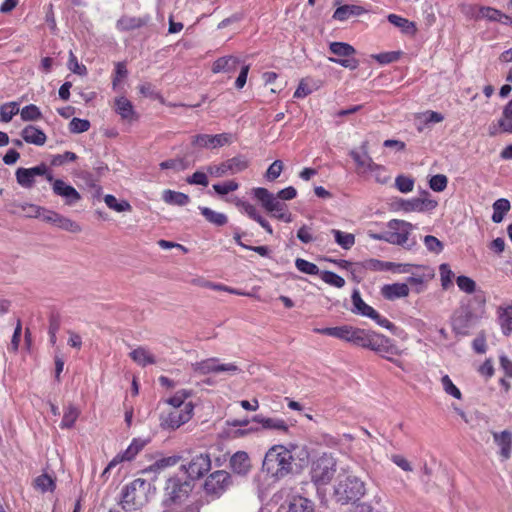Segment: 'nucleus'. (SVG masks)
<instances>
[{
    "label": "nucleus",
    "instance_id": "43",
    "mask_svg": "<svg viewBox=\"0 0 512 512\" xmlns=\"http://www.w3.org/2000/svg\"><path fill=\"white\" fill-rule=\"evenodd\" d=\"M105 204L116 212H130L132 210L131 204L127 200L118 201L115 196L107 194L104 197Z\"/></svg>",
    "mask_w": 512,
    "mask_h": 512
},
{
    "label": "nucleus",
    "instance_id": "39",
    "mask_svg": "<svg viewBox=\"0 0 512 512\" xmlns=\"http://www.w3.org/2000/svg\"><path fill=\"white\" fill-rule=\"evenodd\" d=\"M146 445V441L142 439L135 438L132 440L127 449L116 455V457H120L121 462L130 461L134 459V457L144 448Z\"/></svg>",
    "mask_w": 512,
    "mask_h": 512
},
{
    "label": "nucleus",
    "instance_id": "20",
    "mask_svg": "<svg viewBox=\"0 0 512 512\" xmlns=\"http://www.w3.org/2000/svg\"><path fill=\"white\" fill-rule=\"evenodd\" d=\"M231 142V136L228 133L216 135L198 134L192 137L191 144L197 148L215 149L225 146Z\"/></svg>",
    "mask_w": 512,
    "mask_h": 512
},
{
    "label": "nucleus",
    "instance_id": "4",
    "mask_svg": "<svg viewBox=\"0 0 512 512\" xmlns=\"http://www.w3.org/2000/svg\"><path fill=\"white\" fill-rule=\"evenodd\" d=\"M337 470V460L331 453H323L311 463V480L318 486L331 482Z\"/></svg>",
    "mask_w": 512,
    "mask_h": 512
},
{
    "label": "nucleus",
    "instance_id": "47",
    "mask_svg": "<svg viewBox=\"0 0 512 512\" xmlns=\"http://www.w3.org/2000/svg\"><path fill=\"white\" fill-rule=\"evenodd\" d=\"M20 116L23 121H37L42 118V113L38 106L34 104H29L24 106L20 110Z\"/></svg>",
    "mask_w": 512,
    "mask_h": 512
},
{
    "label": "nucleus",
    "instance_id": "44",
    "mask_svg": "<svg viewBox=\"0 0 512 512\" xmlns=\"http://www.w3.org/2000/svg\"><path fill=\"white\" fill-rule=\"evenodd\" d=\"M440 382H441L443 391L447 395H449L457 400H462L463 395H462L460 389L453 383V381L449 377V375H447V374L443 375L440 379Z\"/></svg>",
    "mask_w": 512,
    "mask_h": 512
},
{
    "label": "nucleus",
    "instance_id": "2",
    "mask_svg": "<svg viewBox=\"0 0 512 512\" xmlns=\"http://www.w3.org/2000/svg\"><path fill=\"white\" fill-rule=\"evenodd\" d=\"M296 445L286 447L281 444L273 445L265 454L262 469L275 479H281L292 471L293 454Z\"/></svg>",
    "mask_w": 512,
    "mask_h": 512
},
{
    "label": "nucleus",
    "instance_id": "49",
    "mask_svg": "<svg viewBox=\"0 0 512 512\" xmlns=\"http://www.w3.org/2000/svg\"><path fill=\"white\" fill-rule=\"evenodd\" d=\"M34 485L42 493H45V492H48V491L52 492L55 489V482H54V480L52 479L51 476H49L47 474L39 475L34 480Z\"/></svg>",
    "mask_w": 512,
    "mask_h": 512
},
{
    "label": "nucleus",
    "instance_id": "31",
    "mask_svg": "<svg viewBox=\"0 0 512 512\" xmlns=\"http://www.w3.org/2000/svg\"><path fill=\"white\" fill-rule=\"evenodd\" d=\"M130 358L139 366L146 367L157 362L156 357L146 347L139 346L129 353Z\"/></svg>",
    "mask_w": 512,
    "mask_h": 512
},
{
    "label": "nucleus",
    "instance_id": "16",
    "mask_svg": "<svg viewBox=\"0 0 512 512\" xmlns=\"http://www.w3.org/2000/svg\"><path fill=\"white\" fill-rule=\"evenodd\" d=\"M413 225L404 220L393 219L387 223L388 243L404 246L409 240Z\"/></svg>",
    "mask_w": 512,
    "mask_h": 512
},
{
    "label": "nucleus",
    "instance_id": "11",
    "mask_svg": "<svg viewBox=\"0 0 512 512\" xmlns=\"http://www.w3.org/2000/svg\"><path fill=\"white\" fill-rule=\"evenodd\" d=\"M330 51L339 58L330 57L329 61L337 63L344 68L355 70L359 66V61L354 58L356 50L353 46L344 42H332L329 45Z\"/></svg>",
    "mask_w": 512,
    "mask_h": 512
},
{
    "label": "nucleus",
    "instance_id": "35",
    "mask_svg": "<svg viewBox=\"0 0 512 512\" xmlns=\"http://www.w3.org/2000/svg\"><path fill=\"white\" fill-rule=\"evenodd\" d=\"M287 512H314L312 501L302 496H293L289 500Z\"/></svg>",
    "mask_w": 512,
    "mask_h": 512
},
{
    "label": "nucleus",
    "instance_id": "23",
    "mask_svg": "<svg viewBox=\"0 0 512 512\" xmlns=\"http://www.w3.org/2000/svg\"><path fill=\"white\" fill-rule=\"evenodd\" d=\"M360 150H351L349 152L350 157L354 160L357 165V171L359 174H366L369 172L373 164L375 163L368 153V142H362Z\"/></svg>",
    "mask_w": 512,
    "mask_h": 512
},
{
    "label": "nucleus",
    "instance_id": "53",
    "mask_svg": "<svg viewBox=\"0 0 512 512\" xmlns=\"http://www.w3.org/2000/svg\"><path fill=\"white\" fill-rule=\"evenodd\" d=\"M458 288L467 294H472L476 291V282L468 276H458L456 278Z\"/></svg>",
    "mask_w": 512,
    "mask_h": 512
},
{
    "label": "nucleus",
    "instance_id": "22",
    "mask_svg": "<svg viewBox=\"0 0 512 512\" xmlns=\"http://www.w3.org/2000/svg\"><path fill=\"white\" fill-rule=\"evenodd\" d=\"M493 442L498 448V456L500 461L505 462L512 455V432L503 430L500 432H492Z\"/></svg>",
    "mask_w": 512,
    "mask_h": 512
},
{
    "label": "nucleus",
    "instance_id": "40",
    "mask_svg": "<svg viewBox=\"0 0 512 512\" xmlns=\"http://www.w3.org/2000/svg\"><path fill=\"white\" fill-rule=\"evenodd\" d=\"M80 415V410L73 404H69L64 409V414L62 421L60 423V427L62 429H70L74 426L75 422L77 421L78 417Z\"/></svg>",
    "mask_w": 512,
    "mask_h": 512
},
{
    "label": "nucleus",
    "instance_id": "9",
    "mask_svg": "<svg viewBox=\"0 0 512 512\" xmlns=\"http://www.w3.org/2000/svg\"><path fill=\"white\" fill-rule=\"evenodd\" d=\"M365 331V329L352 327L350 325L313 329V332L317 334L331 336L356 346H361Z\"/></svg>",
    "mask_w": 512,
    "mask_h": 512
},
{
    "label": "nucleus",
    "instance_id": "51",
    "mask_svg": "<svg viewBox=\"0 0 512 512\" xmlns=\"http://www.w3.org/2000/svg\"><path fill=\"white\" fill-rule=\"evenodd\" d=\"M295 266L300 272L307 275H318L320 272L316 264L302 258H297L295 260Z\"/></svg>",
    "mask_w": 512,
    "mask_h": 512
},
{
    "label": "nucleus",
    "instance_id": "45",
    "mask_svg": "<svg viewBox=\"0 0 512 512\" xmlns=\"http://www.w3.org/2000/svg\"><path fill=\"white\" fill-rule=\"evenodd\" d=\"M20 112L17 102H8L0 107V121L8 123Z\"/></svg>",
    "mask_w": 512,
    "mask_h": 512
},
{
    "label": "nucleus",
    "instance_id": "59",
    "mask_svg": "<svg viewBox=\"0 0 512 512\" xmlns=\"http://www.w3.org/2000/svg\"><path fill=\"white\" fill-rule=\"evenodd\" d=\"M213 190L218 194V195H226L230 192H233V191H236L239 187V184L234 181V180H229L225 183H221V184H214L213 186Z\"/></svg>",
    "mask_w": 512,
    "mask_h": 512
},
{
    "label": "nucleus",
    "instance_id": "5",
    "mask_svg": "<svg viewBox=\"0 0 512 512\" xmlns=\"http://www.w3.org/2000/svg\"><path fill=\"white\" fill-rule=\"evenodd\" d=\"M252 194L261 202L263 208L270 213L272 217L286 223H290L292 221V215L288 211L287 205L278 200L275 194L271 193L268 189L257 187L252 190Z\"/></svg>",
    "mask_w": 512,
    "mask_h": 512
},
{
    "label": "nucleus",
    "instance_id": "15",
    "mask_svg": "<svg viewBox=\"0 0 512 512\" xmlns=\"http://www.w3.org/2000/svg\"><path fill=\"white\" fill-rule=\"evenodd\" d=\"M17 183L23 188H31L36 176H45L47 181H53V174L46 164H40L32 168H18L16 170Z\"/></svg>",
    "mask_w": 512,
    "mask_h": 512
},
{
    "label": "nucleus",
    "instance_id": "60",
    "mask_svg": "<svg viewBox=\"0 0 512 512\" xmlns=\"http://www.w3.org/2000/svg\"><path fill=\"white\" fill-rule=\"evenodd\" d=\"M90 128V122L86 119L73 118L69 123V130L72 133H83Z\"/></svg>",
    "mask_w": 512,
    "mask_h": 512
},
{
    "label": "nucleus",
    "instance_id": "34",
    "mask_svg": "<svg viewBox=\"0 0 512 512\" xmlns=\"http://www.w3.org/2000/svg\"><path fill=\"white\" fill-rule=\"evenodd\" d=\"M388 21L398 27L404 34L415 35L417 31L416 24L406 18H403L396 14H389L387 17Z\"/></svg>",
    "mask_w": 512,
    "mask_h": 512
},
{
    "label": "nucleus",
    "instance_id": "61",
    "mask_svg": "<svg viewBox=\"0 0 512 512\" xmlns=\"http://www.w3.org/2000/svg\"><path fill=\"white\" fill-rule=\"evenodd\" d=\"M424 244L428 251L439 254L443 250L442 242L432 235L424 237Z\"/></svg>",
    "mask_w": 512,
    "mask_h": 512
},
{
    "label": "nucleus",
    "instance_id": "29",
    "mask_svg": "<svg viewBox=\"0 0 512 512\" xmlns=\"http://www.w3.org/2000/svg\"><path fill=\"white\" fill-rule=\"evenodd\" d=\"M409 287L405 283L386 284L381 289V294L387 300H396L409 295Z\"/></svg>",
    "mask_w": 512,
    "mask_h": 512
},
{
    "label": "nucleus",
    "instance_id": "13",
    "mask_svg": "<svg viewBox=\"0 0 512 512\" xmlns=\"http://www.w3.org/2000/svg\"><path fill=\"white\" fill-rule=\"evenodd\" d=\"M252 422L258 424V427H250L245 433L260 432L262 430L273 431L281 434H288L290 426L280 417H268L262 414H257L252 417Z\"/></svg>",
    "mask_w": 512,
    "mask_h": 512
},
{
    "label": "nucleus",
    "instance_id": "33",
    "mask_svg": "<svg viewBox=\"0 0 512 512\" xmlns=\"http://www.w3.org/2000/svg\"><path fill=\"white\" fill-rule=\"evenodd\" d=\"M365 11L366 10L359 5H342L335 10L333 19L338 21H346L351 17L362 15Z\"/></svg>",
    "mask_w": 512,
    "mask_h": 512
},
{
    "label": "nucleus",
    "instance_id": "54",
    "mask_svg": "<svg viewBox=\"0 0 512 512\" xmlns=\"http://www.w3.org/2000/svg\"><path fill=\"white\" fill-rule=\"evenodd\" d=\"M369 173H371L375 181L380 184H386L390 180V175H388L386 168L379 164L374 163Z\"/></svg>",
    "mask_w": 512,
    "mask_h": 512
},
{
    "label": "nucleus",
    "instance_id": "27",
    "mask_svg": "<svg viewBox=\"0 0 512 512\" xmlns=\"http://www.w3.org/2000/svg\"><path fill=\"white\" fill-rule=\"evenodd\" d=\"M230 467L234 473L246 475L251 469L249 455L245 451L236 452L230 459Z\"/></svg>",
    "mask_w": 512,
    "mask_h": 512
},
{
    "label": "nucleus",
    "instance_id": "7",
    "mask_svg": "<svg viewBox=\"0 0 512 512\" xmlns=\"http://www.w3.org/2000/svg\"><path fill=\"white\" fill-rule=\"evenodd\" d=\"M192 488L190 481L181 480L177 476L170 477L164 489V504L166 506L182 504L189 497Z\"/></svg>",
    "mask_w": 512,
    "mask_h": 512
},
{
    "label": "nucleus",
    "instance_id": "36",
    "mask_svg": "<svg viewBox=\"0 0 512 512\" xmlns=\"http://www.w3.org/2000/svg\"><path fill=\"white\" fill-rule=\"evenodd\" d=\"M493 214H492V221L494 223H501L505 217V215L509 212L511 209V204L508 199L506 198H500L497 199L493 205Z\"/></svg>",
    "mask_w": 512,
    "mask_h": 512
},
{
    "label": "nucleus",
    "instance_id": "25",
    "mask_svg": "<svg viewBox=\"0 0 512 512\" xmlns=\"http://www.w3.org/2000/svg\"><path fill=\"white\" fill-rule=\"evenodd\" d=\"M149 20L150 17L148 15L140 17L124 15L117 20L116 28L121 32H128L147 25Z\"/></svg>",
    "mask_w": 512,
    "mask_h": 512
},
{
    "label": "nucleus",
    "instance_id": "19",
    "mask_svg": "<svg viewBox=\"0 0 512 512\" xmlns=\"http://www.w3.org/2000/svg\"><path fill=\"white\" fill-rule=\"evenodd\" d=\"M192 405L185 404L183 409H173L161 417V426L168 429H177L191 419Z\"/></svg>",
    "mask_w": 512,
    "mask_h": 512
},
{
    "label": "nucleus",
    "instance_id": "64",
    "mask_svg": "<svg viewBox=\"0 0 512 512\" xmlns=\"http://www.w3.org/2000/svg\"><path fill=\"white\" fill-rule=\"evenodd\" d=\"M188 184L201 185L206 187L209 184L207 174L202 171H196L186 179Z\"/></svg>",
    "mask_w": 512,
    "mask_h": 512
},
{
    "label": "nucleus",
    "instance_id": "56",
    "mask_svg": "<svg viewBox=\"0 0 512 512\" xmlns=\"http://www.w3.org/2000/svg\"><path fill=\"white\" fill-rule=\"evenodd\" d=\"M396 188L402 193H409L414 188V180L405 175H399L395 179Z\"/></svg>",
    "mask_w": 512,
    "mask_h": 512
},
{
    "label": "nucleus",
    "instance_id": "26",
    "mask_svg": "<svg viewBox=\"0 0 512 512\" xmlns=\"http://www.w3.org/2000/svg\"><path fill=\"white\" fill-rule=\"evenodd\" d=\"M496 314L501 332L503 335L509 336L512 333V302L500 305Z\"/></svg>",
    "mask_w": 512,
    "mask_h": 512
},
{
    "label": "nucleus",
    "instance_id": "12",
    "mask_svg": "<svg viewBox=\"0 0 512 512\" xmlns=\"http://www.w3.org/2000/svg\"><path fill=\"white\" fill-rule=\"evenodd\" d=\"M230 474L224 470L211 473L204 482L205 493L212 499L219 498L230 486Z\"/></svg>",
    "mask_w": 512,
    "mask_h": 512
},
{
    "label": "nucleus",
    "instance_id": "46",
    "mask_svg": "<svg viewBox=\"0 0 512 512\" xmlns=\"http://www.w3.org/2000/svg\"><path fill=\"white\" fill-rule=\"evenodd\" d=\"M116 112L123 118L129 119L132 117L134 110L132 103L125 97H119L115 100Z\"/></svg>",
    "mask_w": 512,
    "mask_h": 512
},
{
    "label": "nucleus",
    "instance_id": "37",
    "mask_svg": "<svg viewBox=\"0 0 512 512\" xmlns=\"http://www.w3.org/2000/svg\"><path fill=\"white\" fill-rule=\"evenodd\" d=\"M162 199L167 204L176 206H185L190 202L187 194L170 189L163 191Z\"/></svg>",
    "mask_w": 512,
    "mask_h": 512
},
{
    "label": "nucleus",
    "instance_id": "21",
    "mask_svg": "<svg viewBox=\"0 0 512 512\" xmlns=\"http://www.w3.org/2000/svg\"><path fill=\"white\" fill-rule=\"evenodd\" d=\"M52 183V191L55 195L61 197L68 206H73L81 200L80 193L70 184L61 179L49 181Z\"/></svg>",
    "mask_w": 512,
    "mask_h": 512
},
{
    "label": "nucleus",
    "instance_id": "30",
    "mask_svg": "<svg viewBox=\"0 0 512 512\" xmlns=\"http://www.w3.org/2000/svg\"><path fill=\"white\" fill-rule=\"evenodd\" d=\"M351 298L353 303L352 311L354 313L368 317L370 319L378 317V312L363 301L359 291L355 290L352 293Z\"/></svg>",
    "mask_w": 512,
    "mask_h": 512
},
{
    "label": "nucleus",
    "instance_id": "10",
    "mask_svg": "<svg viewBox=\"0 0 512 512\" xmlns=\"http://www.w3.org/2000/svg\"><path fill=\"white\" fill-rule=\"evenodd\" d=\"M30 208L35 209V217L41 218L43 221L51 223L62 230L71 233H80L82 231L80 224L55 211L48 210L37 205H30Z\"/></svg>",
    "mask_w": 512,
    "mask_h": 512
},
{
    "label": "nucleus",
    "instance_id": "8",
    "mask_svg": "<svg viewBox=\"0 0 512 512\" xmlns=\"http://www.w3.org/2000/svg\"><path fill=\"white\" fill-rule=\"evenodd\" d=\"M360 347L367 348L377 353H380L383 357L387 358L388 360L392 361L393 363L399 366L398 360L386 356V354L397 355L399 354V352L397 348L391 344L390 339L382 334L376 333L371 330H366Z\"/></svg>",
    "mask_w": 512,
    "mask_h": 512
},
{
    "label": "nucleus",
    "instance_id": "58",
    "mask_svg": "<svg viewBox=\"0 0 512 512\" xmlns=\"http://www.w3.org/2000/svg\"><path fill=\"white\" fill-rule=\"evenodd\" d=\"M448 178L443 174H437L431 177L429 181L430 188L435 192H442L446 189Z\"/></svg>",
    "mask_w": 512,
    "mask_h": 512
},
{
    "label": "nucleus",
    "instance_id": "18",
    "mask_svg": "<svg viewBox=\"0 0 512 512\" xmlns=\"http://www.w3.org/2000/svg\"><path fill=\"white\" fill-rule=\"evenodd\" d=\"M183 471L191 480L203 477L211 469V458L208 454L194 456L186 465H182Z\"/></svg>",
    "mask_w": 512,
    "mask_h": 512
},
{
    "label": "nucleus",
    "instance_id": "3",
    "mask_svg": "<svg viewBox=\"0 0 512 512\" xmlns=\"http://www.w3.org/2000/svg\"><path fill=\"white\" fill-rule=\"evenodd\" d=\"M155 493V487L151 482L137 478L127 484L121 493V507L127 512L142 509Z\"/></svg>",
    "mask_w": 512,
    "mask_h": 512
},
{
    "label": "nucleus",
    "instance_id": "28",
    "mask_svg": "<svg viewBox=\"0 0 512 512\" xmlns=\"http://www.w3.org/2000/svg\"><path fill=\"white\" fill-rule=\"evenodd\" d=\"M21 137L26 143L43 146L47 140L46 134L40 128L27 125L21 131Z\"/></svg>",
    "mask_w": 512,
    "mask_h": 512
},
{
    "label": "nucleus",
    "instance_id": "17",
    "mask_svg": "<svg viewBox=\"0 0 512 512\" xmlns=\"http://www.w3.org/2000/svg\"><path fill=\"white\" fill-rule=\"evenodd\" d=\"M462 11L467 15L475 19L485 18L490 21L502 22L508 24L511 22V18L501 11L492 7H478L472 5L463 6Z\"/></svg>",
    "mask_w": 512,
    "mask_h": 512
},
{
    "label": "nucleus",
    "instance_id": "42",
    "mask_svg": "<svg viewBox=\"0 0 512 512\" xmlns=\"http://www.w3.org/2000/svg\"><path fill=\"white\" fill-rule=\"evenodd\" d=\"M199 210L208 222L216 226H224L228 221L224 213L216 212L208 207H199Z\"/></svg>",
    "mask_w": 512,
    "mask_h": 512
},
{
    "label": "nucleus",
    "instance_id": "63",
    "mask_svg": "<svg viewBox=\"0 0 512 512\" xmlns=\"http://www.w3.org/2000/svg\"><path fill=\"white\" fill-rule=\"evenodd\" d=\"M283 170V162L281 160H275L267 169L265 177L269 181L277 179Z\"/></svg>",
    "mask_w": 512,
    "mask_h": 512
},
{
    "label": "nucleus",
    "instance_id": "57",
    "mask_svg": "<svg viewBox=\"0 0 512 512\" xmlns=\"http://www.w3.org/2000/svg\"><path fill=\"white\" fill-rule=\"evenodd\" d=\"M440 280L441 285L444 289H447L452 284V279L454 278V273L450 269V266L446 263H443L439 267Z\"/></svg>",
    "mask_w": 512,
    "mask_h": 512
},
{
    "label": "nucleus",
    "instance_id": "52",
    "mask_svg": "<svg viewBox=\"0 0 512 512\" xmlns=\"http://www.w3.org/2000/svg\"><path fill=\"white\" fill-rule=\"evenodd\" d=\"M321 279L336 288H342L345 285V279L332 271H323Z\"/></svg>",
    "mask_w": 512,
    "mask_h": 512
},
{
    "label": "nucleus",
    "instance_id": "1",
    "mask_svg": "<svg viewBox=\"0 0 512 512\" xmlns=\"http://www.w3.org/2000/svg\"><path fill=\"white\" fill-rule=\"evenodd\" d=\"M191 370L196 375L208 376L203 383L206 385H215L216 377L221 380L236 376L242 373L241 367L236 362H224L218 357H210L191 363Z\"/></svg>",
    "mask_w": 512,
    "mask_h": 512
},
{
    "label": "nucleus",
    "instance_id": "48",
    "mask_svg": "<svg viewBox=\"0 0 512 512\" xmlns=\"http://www.w3.org/2000/svg\"><path fill=\"white\" fill-rule=\"evenodd\" d=\"M191 396V391L181 389L177 391L173 396L168 398L166 402L173 407V409H180L183 405L185 406V400Z\"/></svg>",
    "mask_w": 512,
    "mask_h": 512
},
{
    "label": "nucleus",
    "instance_id": "38",
    "mask_svg": "<svg viewBox=\"0 0 512 512\" xmlns=\"http://www.w3.org/2000/svg\"><path fill=\"white\" fill-rule=\"evenodd\" d=\"M228 173L234 175L249 167V160L243 155H237L225 161Z\"/></svg>",
    "mask_w": 512,
    "mask_h": 512
},
{
    "label": "nucleus",
    "instance_id": "50",
    "mask_svg": "<svg viewBox=\"0 0 512 512\" xmlns=\"http://www.w3.org/2000/svg\"><path fill=\"white\" fill-rule=\"evenodd\" d=\"M180 460L179 456H169L157 460L153 465L149 467L147 471L158 472L167 467L176 465Z\"/></svg>",
    "mask_w": 512,
    "mask_h": 512
},
{
    "label": "nucleus",
    "instance_id": "32",
    "mask_svg": "<svg viewBox=\"0 0 512 512\" xmlns=\"http://www.w3.org/2000/svg\"><path fill=\"white\" fill-rule=\"evenodd\" d=\"M239 59L235 56H224L214 61L212 65L213 73H232L234 72L239 64Z\"/></svg>",
    "mask_w": 512,
    "mask_h": 512
},
{
    "label": "nucleus",
    "instance_id": "62",
    "mask_svg": "<svg viewBox=\"0 0 512 512\" xmlns=\"http://www.w3.org/2000/svg\"><path fill=\"white\" fill-rule=\"evenodd\" d=\"M235 205L240 209L241 212L245 213L253 220L257 217L258 214H260L254 205L241 199L237 198L235 200Z\"/></svg>",
    "mask_w": 512,
    "mask_h": 512
},
{
    "label": "nucleus",
    "instance_id": "41",
    "mask_svg": "<svg viewBox=\"0 0 512 512\" xmlns=\"http://www.w3.org/2000/svg\"><path fill=\"white\" fill-rule=\"evenodd\" d=\"M332 235L334 236L335 242L343 249L349 250L355 244V235L352 233L343 232L338 229L331 230Z\"/></svg>",
    "mask_w": 512,
    "mask_h": 512
},
{
    "label": "nucleus",
    "instance_id": "14",
    "mask_svg": "<svg viewBox=\"0 0 512 512\" xmlns=\"http://www.w3.org/2000/svg\"><path fill=\"white\" fill-rule=\"evenodd\" d=\"M478 319V316L469 307H461L452 317V330L457 335L466 336Z\"/></svg>",
    "mask_w": 512,
    "mask_h": 512
},
{
    "label": "nucleus",
    "instance_id": "6",
    "mask_svg": "<svg viewBox=\"0 0 512 512\" xmlns=\"http://www.w3.org/2000/svg\"><path fill=\"white\" fill-rule=\"evenodd\" d=\"M365 494L364 483L356 476H340L339 482L335 487V497L337 502L348 504L358 501Z\"/></svg>",
    "mask_w": 512,
    "mask_h": 512
},
{
    "label": "nucleus",
    "instance_id": "55",
    "mask_svg": "<svg viewBox=\"0 0 512 512\" xmlns=\"http://www.w3.org/2000/svg\"><path fill=\"white\" fill-rule=\"evenodd\" d=\"M389 460L404 472H412V463L402 454H391Z\"/></svg>",
    "mask_w": 512,
    "mask_h": 512
},
{
    "label": "nucleus",
    "instance_id": "24",
    "mask_svg": "<svg viewBox=\"0 0 512 512\" xmlns=\"http://www.w3.org/2000/svg\"><path fill=\"white\" fill-rule=\"evenodd\" d=\"M436 206L437 202L428 198H412L409 200H403L400 204L401 209L407 213L432 210Z\"/></svg>",
    "mask_w": 512,
    "mask_h": 512
}]
</instances>
